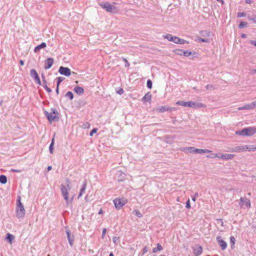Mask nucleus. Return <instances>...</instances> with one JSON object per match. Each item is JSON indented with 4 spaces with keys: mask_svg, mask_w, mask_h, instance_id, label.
<instances>
[{
    "mask_svg": "<svg viewBox=\"0 0 256 256\" xmlns=\"http://www.w3.org/2000/svg\"><path fill=\"white\" fill-rule=\"evenodd\" d=\"M217 242H218L220 246L221 247V248L222 250H224L226 249L227 247V244L226 242L224 241L220 236H218L216 238Z\"/></svg>",
    "mask_w": 256,
    "mask_h": 256,
    "instance_id": "obj_13",
    "label": "nucleus"
},
{
    "mask_svg": "<svg viewBox=\"0 0 256 256\" xmlns=\"http://www.w3.org/2000/svg\"><path fill=\"white\" fill-rule=\"evenodd\" d=\"M42 78L43 86H44V89L47 91V92H48L49 93L51 92L52 90L50 88H49L46 85V81L45 76H44V74H42Z\"/></svg>",
    "mask_w": 256,
    "mask_h": 256,
    "instance_id": "obj_22",
    "label": "nucleus"
},
{
    "mask_svg": "<svg viewBox=\"0 0 256 256\" xmlns=\"http://www.w3.org/2000/svg\"><path fill=\"white\" fill-rule=\"evenodd\" d=\"M54 137L52 138L51 144L49 147V150L50 154H52L54 152Z\"/></svg>",
    "mask_w": 256,
    "mask_h": 256,
    "instance_id": "obj_30",
    "label": "nucleus"
},
{
    "mask_svg": "<svg viewBox=\"0 0 256 256\" xmlns=\"http://www.w3.org/2000/svg\"><path fill=\"white\" fill-rule=\"evenodd\" d=\"M143 252H142V254H146V252H148V248L146 246H145L144 248H143Z\"/></svg>",
    "mask_w": 256,
    "mask_h": 256,
    "instance_id": "obj_50",
    "label": "nucleus"
},
{
    "mask_svg": "<svg viewBox=\"0 0 256 256\" xmlns=\"http://www.w3.org/2000/svg\"><path fill=\"white\" fill-rule=\"evenodd\" d=\"M54 64V59L50 58H47L44 62V68L48 70Z\"/></svg>",
    "mask_w": 256,
    "mask_h": 256,
    "instance_id": "obj_14",
    "label": "nucleus"
},
{
    "mask_svg": "<svg viewBox=\"0 0 256 256\" xmlns=\"http://www.w3.org/2000/svg\"><path fill=\"white\" fill-rule=\"evenodd\" d=\"M252 104L253 107V109L256 108V100L254 101L253 102H252Z\"/></svg>",
    "mask_w": 256,
    "mask_h": 256,
    "instance_id": "obj_52",
    "label": "nucleus"
},
{
    "mask_svg": "<svg viewBox=\"0 0 256 256\" xmlns=\"http://www.w3.org/2000/svg\"><path fill=\"white\" fill-rule=\"evenodd\" d=\"M146 84H147V87L148 88H150V89L152 88V80H147Z\"/></svg>",
    "mask_w": 256,
    "mask_h": 256,
    "instance_id": "obj_39",
    "label": "nucleus"
},
{
    "mask_svg": "<svg viewBox=\"0 0 256 256\" xmlns=\"http://www.w3.org/2000/svg\"><path fill=\"white\" fill-rule=\"evenodd\" d=\"M116 236H114V238H113V242H114L116 243Z\"/></svg>",
    "mask_w": 256,
    "mask_h": 256,
    "instance_id": "obj_59",
    "label": "nucleus"
},
{
    "mask_svg": "<svg viewBox=\"0 0 256 256\" xmlns=\"http://www.w3.org/2000/svg\"><path fill=\"white\" fill-rule=\"evenodd\" d=\"M178 54L182 55V54H183V51L181 50H177Z\"/></svg>",
    "mask_w": 256,
    "mask_h": 256,
    "instance_id": "obj_53",
    "label": "nucleus"
},
{
    "mask_svg": "<svg viewBox=\"0 0 256 256\" xmlns=\"http://www.w3.org/2000/svg\"><path fill=\"white\" fill-rule=\"evenodd\" d=\"M242 37L243 38H246V34H242Z\"/></svg>",
    "mask_w": 256,
    "mask_h": 256,
    "instance_id": "obj_62",
    "label": "nucleus"
},
{
    "mask_svg": "<svg viewBox=\"0 0 256 256\" xmlns=\"http://www.w3.org/2000/svg\"><path fill=\"white\" fill-rule=\"evenodd\" d=\"M240 200L242 204H245L246 208H248L250 207V202L248 198L241 197Z\"/></svg>",
    "mask_w": 256,
    "mask_h": 256,
    "instance_id": "obj_19",
    "label": "nucleus"
},
{
    "mask_svg": "<svg viewBox=\"0 0 256 256\" xmlns=\"http://www.w3.org/2000/svg\"><path fill=\"white\" fill-rule=\"evenodd\" d=\"M122 60L125 62V66L129 67L130 64V63L128 62V60L124 58H122Z\"/></svg>",
    "mask_w": 256,
    "mask_h": 256,
    "instance_id": "obj_45",
    "label": "nucleus"
},
{
    "mask_svg": "<svg viewBox=\"0 0 256 256\" xmlns=\"http://www.w3.org/2000/svg\"><path fill=\"white\" fill-rule=\"evenodd\" d=\"M246 16V14L244 12H239L238 13V15H237L238 18L244 17V16Z\"/></svg>",
    "mask_w": 256,
    "mask_h": 256,
    "instance_id": "obj_43",
    "label": "nucleus"
},
{
    "mask_svg": "<svg viewBox=\"0 0 256 256\" xmlns=\"http://www.w3.org/2000/svg\"><path fill=\"white\" fill-rule=\"evenodd\" d=\"M186 207L188 209L190 208V200L189 199L187 200L186 202Z\"/></svg>",
    "mask_w": 256,
    "mask_h": 256,
    "instance_id": "obj_47",
    "label": "nucleus"
},
{
    "mask_svg": "<svg viewBox=\"0 0 256 256\" xmlns=\"http://www.w3.org/2000/svg\"><path fill=\"white\" fill-rule=\"evenodd\" d=\"M114 256V254H113V253H112V252H110V256Z\"/></svg>",
    "mask_w": 256,
    "mask_h": 256,
    "instance_id": "obj_63",
    "label": "nucleus"
},
{
    "mask_svg": "<svg viewBox=\"0 0 256 256\" xmlns=\"http://www.w3.org/2000/svg\"><path fill=\"white\" fill-rule=\"evenodd\" d=\"M97 131V129L96 128H93L90 132V136H92L93 134L95 133H96Z\"/></svg>",
    "mask_w": 256,
    "mask_h": 256,
    "instance_id": "obj_46",
    "label": "nucleus"
},
{
    "mask_svg": "<svg viewBox=\"0 0 256 256\" xmlns=\"http://www.w3.org/2000/svg\"><path fill=\"white\" fill-rule=\"evenodd\" d=\"M74 91L78 95L80 96L84 94V90L82 87L76 86L74 88Z\"/></svg>",
    "mask_w": 256,
    "mask_h": 256,
    "instance_id": "obj_23",
    "label": "nucleus"
},
{
    "mask_svg": "<svg viewBox=\"0 0 256 256\" xmlns=\"http://www.w3.org/2000/svg\"><path fill=\"white\" fill-rule=\"evenodd\" d=\"M164 38H166L168 40L172 42L175 44H177L178 42V37L172 36V34H168L167 35L164 36Z\"/></svg>",
    "mask_w": 256,
    "mask_h": 256,
    "instance_id": "obj_17",
    "label": "nucleus"
},
{
    "mask_svg": "<svg viewBox=\"0 0 256 256\" xmlns=\"http://www.w3.org/2000/svg\"><path fill=\"white\" fill-rule=\"evenodd\" d=\"M124 90L122 88H120L118 90H116V93L118 94L122 95L124 94Z\"/></svg>",
    "mask_w": 256,
    "mask_h": 256,
    "instance_id": "obj_44",
    "label": "nucleus"
},
{
    "mask_svg": "<svg viewBox=\"0 0 256 256\" xmlns=\"http://www.w3.org/2000/svg\"><path fill=\"white\" fill-rule=\"evenodd\" d=\"M52 169V166H48V171Z\"/></svg>",
    "mask_w": 256,
    "mask_h": 256,
    "instance_id": "obj_58",
    "label": "nucleus"
},
{
    "mask_svg": "<svg viewBox=\"0 0 256 256\" xmlns=\"http://www.w3.org/2000/svg\"><path fill=\"white\" fill-rule=\"evenodd\" d=\"M188 42L186 40L180 39V38H178V42H177V44H188Z\"/></svg>",
    "mask_w": 256,
    "mask_h": 256,
    "instance_id": "obj_34",
    "label": "nucleus"
},
{
    "mask_svg": "<svg viewBox=\"0 0 256 256\" xmlns=\"http://www.w3.org/2000/svg\"><path fill=\"white\" fill-rule=\"evenodd\" d=\"M56 92L57 94H58V93H59V86L56 85Z\"/></svg>",
    "mask_w": 256,
    "mask_h": 256,
    "instance_id": "obj_55",
    "label": "nucleus"
},
{
    "mask_svg": "<svg viewBox=\"0 0 256 256\" xmlns=\"http://www.w3.org/2000/svg\"><path fill=\"white\" fill-rule=\"evenodd\" d=\"M247 150H250V148L248 146H238L231 149L232 152H240L242 151H246Z\"/></svg>",
    "mask_w": 256,
    "mask_h": 256,
    "instance_id": "obj_11",
    "label": "nucleus"
},
{
    "mask_svg": "<svg viewBox=\"0 0 256 256\" xmlns=\"http://www.w3.org/2000/svg\"><path fill=\"white\" fill-rule=\"evenodd\" d=\"M99 5L108 12L116 13L118 11L116 7L108 2H100Z\"/></svg>",
    "mask_w": 256,
    "mask_h": 256,
    "instance_id": "obj_5",
    "label": "nucleus"
},
{
    "mask_svg": "<svg viewBox=\"0 0 256 256\" xmlns=\"http://www.w3.org/2000/svg\"><path fill=\"white\" fill-rule=\"evenodd\" d=\"M202 252V248L200 244H196L193 248V253L195 256L200 255Z\"/></svg>",
    "mask_w": 256,
    "mask_h": 256,
    "instance_id": "obj_12",
    "label": "nucleus"
},
{
    "mask_svg": "<svg viewBox=\"0 0 256 256\" xmlns=\"http://www.w3.org/2000/svg\"><path fill=\"white\" fill-rule=\"evenodd\" d=\"M250 44H254V46H256V41L255 40H251L250 42Z\"/></svg>",
    "mask_w": 256,
    "mask_h": 256,
    "instance_id": "obj_56",
    "label": "nucleus"
},
{
    "mask_svg": "<svg viewBox=\"0 0 256 256\" xmlns=\"http://www.w3.org/2000/svg\"><path fill=\"white\" fill-rule=\"evenodd\" d=\"M16 216L18 218H22L25 215V210L22 204H20V206H17L16 209Z\"/></svg>",
    "mask_w": 256,
    "mask_h": 256,
    "instance_id": "obj_6",
    "label": "nucleus"
},
{
    "mask_svg": "<svg viewBox=\"0 0 256 256\" xmlns=\"http://www.w3.org/2000/svg\"><path fill=\"white\" fill-rule=\"evenodd\" d=\"M6 238L11 244L12 240L14 239V236L10 233H8L6 235Z\"/></svg>",
    "mask_w": 256,
    "mask_h": 256,
    "instance_id": "obj_28",
    "label": "nucleus"
},
{
    "mask_svg": "<svg viewBox=\"0 0 256 256\" xmlns=\"http://www.w3.org/2000/svg\"><path fill=\"white\" fill-rule=\"evenodd\" d=\"M114 203L117 209L122 208L126 203V201L124 199L116 198L114 200Z\"/></svg>",
    "mask_w": 256,
    "mask_h": 256,
    "instance_id": "obj_8",
    "label": "nucleus"
},
{
    "mask_svg": "<svg viewBox=\"0 0 256 256\" xmlns=\"http://www.w3.org/2000/svg\"><path fill=\"white\" fill-rule=\"evenodd\" d=\"M7 182V178L4 175L0 176V182L2 184H5Z\"/></svg>",
    "mask_w": 256,
    "mask_h": 256,
    "instance_id": "obj_29",
    "label": "nucleus"
},
{
    "mask_svg": "<svg viewBox=\"0 0 256 256\" xmlns=\"http://www.w3.org/2000/svg\"><path fill=\"white\" fill-rule=\"evenodd\" d=\"M216 156L222 160H228L232 159L234 158V155L232 154H222L220 156Z\"/></svg>",
    "mask_w": 256,
    "mask_h": 256,
    "instance_id": "obj_20",
    "label": "nucleus"
},
{
    "mask_svg": "<svg viewBox=\"0 0 256 256\" xmlns=\"http://www.w3.org/2000/svg\"><path fill=\"white\" fill-rule=\"evenodd\" d=\"M64 78L60 76L56 78L57 80V84L56 85L59 86L60 84L64 80Z\"/></svg>",
    "mask_w": 256,
    "mask_h": 256,
    "instance_id": "obj_37",
    "label": "nucleus"
},
{
    "mask_svg": "<svg viewBox=\"0 0 256 256\" xmlns=\"http://www.w3.org/2000/svg\"><path fill=\"white\" fill-rule=\"evenodd\" d=\"M30 76L38 85L42 84L38 74L34 69H32L30 70Z\"/></svg>",
    "mask_w": 256,
    "mask_h": 256,
    "instance_id": "obj_9",
    "label": "nucleus"
},
{
    "mask_svg": "<svg viewBox=\"0 0 256 256\" xmlns=\"http://www.w3.org/2000/svg\"><path fill=\"white\" fill-rule=\"evenodd\" d=\"M235 242H236V238H234V237L233 236H231L230 237V243L231 244V248L232 249L234 248V245L235 244Z\"/></svg>",
    "mask_w": 256,
    "mask_h": 256,
    "instance_id": "obj_32",
    "label": "nucleus"
},
{
    "mask_svg": "<svg viewBox=\"0 0 256 256\" xmlns=\"http://www.w3.org/2000/svg\"><path fill=\"white\" fill-rule=\"evenodd\" d=\"M65 96L66 98H70V100H72L74 98V94L72 92H67Z\"/></svg>",
    "mask_w": 256,
    "mask_h": 256,
    "instance_id": "obj_33",
    "label": "nucleus"
},
{
    "mask_svg": "<svg viewBox=\"0 0 256 256\" xmlns=\"http://www.w3.org/2000/svg\"><path fill=\"white\" fill-rule=\"evenodd\" d=\"M66 234H67V238H68V242L70 246H72L74 241V236H70V230L67 227L66 228Z\"/></svg>",
    "mask_w": 256,
    "mask_h": 256,
    "instance_id": "obj_15",
    "label": "nucleus"
},
{
    "mask_svg": "<svg viewBox=\"0 0 256 256\" xmlns=\"http://www.w3.org/2000/svg\"><path fill=\"white\" fill-rule=\"evenodd\" d=\"M252 74H254L256 72V69H253L252 70Z\"/></svg>",
    "mask_w": 256,
    "mask_h": 256,
    "instance_id": "obj_61",
    "label": "nucleus"
},
{
    "mask_svg": "<svg viewBox=\"0 0 256 256\" xmlns=\"http://www.w3.org/2000/svg\"><path fill=\"white\" fill-rule=\"evenodd\" d=\"M256 133V127H248L244 128L240 130H237L236 132V135L241 136H250L254 135Z\"/></svg>",
    "mask_w": 256,
    "mask_h": 256,
    "instance_id": "obj_2",
    "label": "nucleus"
},
{
    "mask_svg": "<svg viewBox=\"0 0 256 256\" xmlns=\"http://www.w3.org/2000/svg\"><path fill=\"white\" fill-rule=\"evenodd\" d=\"M151 98H152V94H151L150 92H148L142 98V100L144 102H150V101Z\"/></svg>",
    "mask_w": 256,
    "mask_h": 256,
    "instance_id": "obj_24",
    "label": "nucleus"
},
{
    "mask_svg": "<svg viewBox=\"0 0 256 256\" xmlns=\"http://www.w3.org/2000/svg\"><path fill=\"white\" fill-rule=\"evenodd\" d=\"M183 54L186 56H188L192 54V52L188 50L184 51Z\"/></svg>",
    "mask_w": 256,
    "mask_h": 256,
    "instance_id": "obj_41",
    "label": "nucleus"
},
{
    "mask_svg": "<svg viewBox=\"0 0 256 256\" xmlns=\"http://www.w3.org/2000/svg\"><path fill=\"white\" fill-rule=\"evenodd\" d=\"M20 204H22L20 202V196H18L17 199V206H20Z\"/></svg>",
    "mask_w": 256,
    "mask_h": 256,
    "instance_id": "obj_48",
    "label": "nucleus"
},
{
    "mask_svg": "<svg viewBox=\"0 0 256 256\" xmlns=\"http://www.w3.org/2000/svg\"><path fill=\"white\" fill-rule=\"evenodd\" d=\"M188 150L190 153H197V154H204L206 152H210V151L207 149H199L195 148L194 147H189Z\"/></svg>",
    "mask_w": 256,
    "mask_h": 256,
    "instance_id": "obj_7",
    "label": "nucleus"
},
{
    "mask_svg": "<svg viewBox=\"0 0 256 256\" xmlns=\"http://www.w3.org/2000/svg\"><path fill=\"white\" fill-rule=\"evenodd\" d=\"M247 18L249 20L252 21L254 23H256V14H248Z\"/></svg>",
    "mask_w": 256,
    "mask_h": 256,
    "instance_id": "obj_27",
    "label": "nucleus"
},
{
    "mask_svg": "<svg viewBox=\"0 0 256 256\" xmlns=\"http://www.w3.org/2000/svg\"><path fill=\"white\" fill-rule=\"evenodd\" d=\"M248 25V23L246 22H241L238 25V28H242L244 27L247 26Z\"/></svg>",
    "mask_w": 256,
    "mask_h": 256,
    "instance_id": "obj_35",
    "label": "nucleus"
},
{
    "mask_svg": "<svg viewBox=\"0 0 256 256\" xmlns=\"http://www.w3.org/2000/svg\"><path fill=\"white\" fill-rule=\"evenodd\" d=\"M58 72L62 75L66 76H68L71 74L70 70L66 67H64L62 66H60L58 70Z\"/></svg>",
    "mask_w": 256,
    "mask_h": 256,
    "instance_id": "obj_10",
    "label": "nucleus"
},
{
    "mask_svg": "<svg viewBox=\"0 0 256 256\" xmlns=\"http://www.w3.org/2000/svg\"><path fill=\"white\" fill-rule=\"evenodd\" d=\"M171 108L166 106H162L156 108V110L159 112H164L168 110H171Z\"/></svg>",
    "mask_w": 256,
    "mask_h": 256,
    "instance_id": "obj_18",
    "label": "nucleus"
},
{
    "mask_svg": "<svg viewBox=\"0 0 256 256\" xmlns=\"http://www.w3.org/2000/svg\"><path fill=\"white\" fill-rule=\"evenodd\" d=\"M116 176H117L118 182H122L125 180L126 174L124 172L120 170L117 172Z\"/></svg>",
    "mask_w": 256,
    "mask_h": 256,
    "instance_id": "obj_16",
    "label": "nucleus"
},
{
    "mask_svg": "<svg viewBox=\"0 0 256 256\" xmlns=\"http://www.w3.org/2000/svg\"><path fill=\"white\" fill-rule=\"evenodd\" d=\"M66 186H64V184H61L60 185V191L64 198L66 201V204L67 205H68L70 203H72L74 196L70 199L68 198V190L70 189V180L68 179L66 180Z\"/></svg>",
    "mask_w": 256,
    "mask_h": 256,
    "instance_id": "obj_1",
    "label": "nucleus"
},
{
    "mask_svg": "<svg viewBox=\"0 0 256 256\" xmlns=\"http://www.w3.org/2000/svg\"><path fill=\"white\" fill-rule=\"evenodd\" d=\"M11 171L12 172H21L22 170H16V169H12Z\"/></svg>",
    "mask_w": 256,
    "mask_h": 256,
    "instance_id": "obj_51",
    "label": "nucleus"
},
{
    "mask_svg": "<svg viewBox=\"0 0 256 256\" xmlns=\"http://www.w3.org/2000/svg\"><path fill=\"white\" fill-rule=\"evenodd\" d=\"M20 64L21 66H23L24 64V62L20 60Z\"/></svg>",
    "mask_w": 256,
    "mask_h": 256,
    "instance_id": "obj_57",
    "label": "nucleus"
},
{
    "mask_svg": "<svg viewBox=\"0 0 256 256\" xmlns=\"http://www.w3.org/2000/svg\"><path fill=\"white\" fill-rule=\"evenodd\" d=\"M253 2L252 0H246V2L248 4H250Z\"/></svg>",
    "mask_w": 256,
    "mask_h": 256,
    "instance_id": "obj_54",
    "label": "nucleus"
},
{
    "mask_svg": "<svg viewBox=\"0 0 256 256\" xmlns=\"http://www.w3.org/2000/svg\"><path fill=\"white\" fill-rule=\"evenodd\" d=\"M106 232V228H104L102 229V238H104Z\"/></svg>",
    "mask_w": 256,
    "mask_h": 256,
    "instance_id": "obj_49",
    "label": "nucleus"
},
{
    "mask_svg": "<svg viewBox=\"0 0 256 256\" xmlns=\"http://www.w3.org/2000/svg\"><path fill=\"white\" fill-rule=\"evenodd\" d=\"M46 44L44 42L41 43L40 44L37 46L35 47L34 49V52H38L41 48H43L46 47Z\"/></svg>",
    "mask_w": 256,
    "mask_h": 256,
    "instance_id": "obj_25",
    "label": "nucleus"
},
{
    "mask_svg": "<svg viewBox=\"0 0 256 256\" xmlns=\"http://www.w3.org/2000/svg\"><path fill=\"white\" fill-rule=\"evenodd\" d=\"M238 110H252L253 109V107L252 106V104L250 103V104H246L244 106L239 107L238 108Z\"/></svg>",
    "mask_w": 256,
    "mask_h": 256,
    "instance_id": "obj_26",
    "label": "nucleus"
},
{
    "mask_svg": "<svg viewBox=\"0 0 256 256\" xmlns=\"http://www.w3.org/2000/svg\"><path fill=\"white\" fill-rule=\"evenodd\" d=\"M206 88L207 90H212L215 88L214 87V86L212 84H207L206 86Z\"/></svg>",
    "mask_w": 256,
    "mask_h": 256,
    "instance_id": "obj_40",
    "label": "nucleus"
},
{
    "mask_svg": "<svg viewBox=\"0 0 256 256\" xmlns=\"http://www.w3.org/2000/svg\"><path fill=\"white\" fill-rule=\"evenodd\" d=\"M162 250V246L160 244H158L157 246L152 249V252L154 253H156L158 251H160V250Z\"/></svg>",
    "mask_w": 256,
    "mask_h": 256,
    "instance_id": "obj_31",
    "label": "nucleus"
},
{
    "mask_svg": "<svg viewBox=\"0 0 256 256\" xmlns=\"http://www.w3.org/2000/svg\"><path fill=\"white\" fill-rule=\"evenodd\" d=\"M176 104L181 106H186V107L188 106L190 108H202V107H204V105L202 103H200V102H192V101H189V102H184V101H182V100H179L176 102Z\"/></svg>",
    "mask_w": 256,
    "mask_h": 256,
    "instance_id": "obj_3",
    "label": "nucleus"
},
{
    "mask_svg": "<svg viewBox=\"0 0 256 256\" xmlns=\"http://www.w3.org/2000/svg\"><path fill=\"white\" fill-rule=\"evenodd\" d=\"M256 150V147H254V148H250V150Z\"/></svg>",
    "mask_w": 256,
    "mask_h": 256,
    "instance_id": "obj_60",
    "label": "nucleus"
},
{
    "mask_svg": "<svg viewBox=\"0 0 256 256\" xmlns=\"http://www.w3.org/2000/svg\"><path fill=\"white\" fill-rule=\"evenodd\" d=\"M192 200H193V201H194H194L196 200V198H195V197H194V198H192Z\"/></svg>",
    "mask_w": 256,
    "mask_h": 256,
    "instance_id": "obj_64",
    "label": "nucleus"
},
{
    "mask_svg": "<svg viewBox=\"0 0 256 256\" xmlns=\"http://www.w3.org/2000/svg\"><path fill=\"white\" fill-rule=\"evenodd\" d=\"M86 186V182L84 180L83 182L82 186L80 190L79 194L78 196V198H79L82 194L85 192Z\"/></svg>",
    "mask_w": 256,
    "mask_h": 256,
    "instance_id": "obj_21",
    "label": "nucleus"
},
{
    "mask_svg": "<svg viewBox=\"0 0 256 256\" xmlns=\"http://www.w3.org/2000/svg\"><path fill=\"white\" fill-rule=\"evenodd\" d=\"M44 114L50 123L52 122L58 120L59 118L58 116V112L56 108H50V112L45 110Z\"/></svg>",
    "mask_w": 256,
    "mask_h": 256,
    "instance_id": "obj_4",
    "label": "nucleus"
},
{
    "mask_svg": "<svg viewBox=\"0 0 256 256\" xmlns=\"http://www.w3.org/2000/svg\"><path fill=\"white\" fill-rule=\"evenodd\" d=\"M132 213H133V214H135L136 216L138 218H141L142 216V214L140 212V211L138 210H134L133 211Z\"/></svg>",
    "mask_w": 256,
    "mask_h": 256,
    "instance_id": "obj_36",
    "label": "nucleus"
},
{
    "mask_svg": "<svg viewBox=\"0 0 256 256\" xmlns=\"http://www.w3.org/2000/svg\"><path fill=\"white\" fill-rule=\"evenodd\" d=\"M200 34L202 36H210V32L206 30L202 31L200 32Z\"/></svg>",
    "mask_w": 256,
    "mask_h": 256,
    "instance_id": "obj_38",
    "label": "nucleus"
},
{
    "mask_svg": "<svg viewBox=\"0 0 256 256\" xmlns=\"http://www.w3.org/2000/svg\"><path fill=\"white\" fill-rule=\"evenodd\" d=\"M199 41L204 42H210V40L208 38H199Z\"/></svg>",
    "mask_w": 256,
    "mask_h": 256,
    "instance_id": "obj_42",
    "label": "nucleus"
}]
</instances>
